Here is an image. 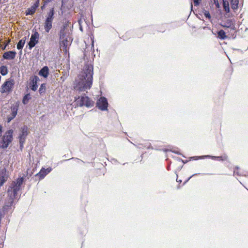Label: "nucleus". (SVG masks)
Instances as JSON below:
<instances>
[{
  "mask_svg": "<svg viewBox=\"0 0 248 248\" xmlns=\"http://www.w3.org/2000/svg\"><path fill=\"white\" fill-rule=\"evenodd\" d=\"M93 65L91 62H88L78 76V79L76 80V84L74 88L76 92L80 93L91 88L93 84Z\"/></svg>",
  "mask_w": 248,
  "mask_h": 248,
  "instance_id": "nucleus-1",
  "label": "nucleus"
},
{
  "mask_svg": "<svg viewBox=\"0 0 248 248\" xmlns=\"http://www.w3.org/2000/svg\"><path fill=\"white\" fill-rule=\"evenodd\" d=\"M24 181V177L22 176L11 183L7 190L9 200L5 202V204L3 207L4 210H8L9 208H11L14 203V200L16 198L17 193L20 190Z\"/></svg>",
  "mask_w": 248,
  "mask_h": 248,
  "instance_id": "nucleus-2",
  "label": "nucleus"
},
{
  "mask_svg": "<svg viewBox=\"0 0 248 248\" xmlns=\"http://www.w3.org/2000/svg\"><path fill=\"white\" fill-rule=\"evenodd\" d=\"M54 17V9L52 8L47 14L46 18L44 23V29L47 33L49 32L52 27V21Z\"/></svg>",
  "mask_w": 248,
  "mask_h": 248,
  "instance_id": "nucleus-3",
  "label": "nucleus"
},
{
  "mask_svg": "<svg viewBox=\"0 0 248 248\" xmlns=\"http://www.w3.org/2000/svg\"><path fill=\"white\" fill-rule=\"evenodd\" d=\"M13 133V131L12 129H10L5 133L0 144V148L5 149L8 147L9 144L12 141Z\"/></svg>",
  "mask_w": 248,
  "mask_h": 248,
  "instance_id": "nucleus-4",
  "label": "nucleus"
},
{
  "mask_svg": "<svg viewBox=\"0 0 248 248\" xmlns=\"http://www.w3.org/2000/svg\"><path fill=\"white\" fill-rule=\"evenodd\" d=\"M75 100L80 107L85 106L89 108L93 107L94 104V102L86 96L85 94L81 96H78V97H75Z\"/></svg>",
  "mask_w": 248,
  "mask_h": 248,
  "instance_id": "nucleus-5",
  "label": "nucleus"
},
{
  "mask_svg": "<svg viewBox=\"0 0 248 248\" xmlns=\"http://www.w3.org/2000/svg\"><path fill=\"white\" fill-rule=\"evenodd\" d=\"M15 84V81L13 79L9 78L7 79L1 85L0 92L2 93H8L11 92Z\"/></svg>",
  "mask_w": 248,
  "mask_h": 248,
  "instance_id": "nucleus-6",
  "label": "nucleus"
},
{
  "mask_svg": "<svg viewBox=\"0 0 248 248\" xmlns=\"http://www.w3.org/2000/svg\"><path fill=\"white\" fill-rule=\"evenodd\" d=\"M65 27H64L62 29L60 32V45L62 48L65 49L66 47L70 45L71 37H65L64 34Z\"/></svg>",
  "mask_w": 248,
  "mask_h": 248,
  "instance_id": "nucleus-7",
  "label": "nucleus"
},
{
  "mask_svg": "<svg viewBox=\"0 0 248 248\" xmlns=\"http://www.w3.org/2000/svg\"><path fill=\"white\" fill-rule=\"evenodd\" d=\"M28 127L26 125L23 126L20 130L19 136V143L20 147L23 146L26 137L28 135Z\"/></svg>",
  "mask_w": 248,
  "mask_h": 248,
  "instance_id": "nucleus-8",
  "label": "nucleus"
},
{
  "mask_svg": "<svg viewBox=\"0 0 248 248\" xmlns=\"http://www.w3.org/2000/svg\"><path fill=\"white\" fill-rule=\"evenodd\" d=\"M96 106L102 111L108 110V102L105 97H101L96 102Z\"/></svg>",
  "mask_w": 248,
  "mask_h": 248,
  "instance_id": "nucleus-9",
  "label": "nucleus"
},
{
  "mask_svg": "<svg viewBox=\"0 0 248 248\" xmlns=\"http://www.w3.org/2000/svg\"><path fill=\"white\" fill-rule=\"evenodd\" d=\"M39 34L38 32L35 31L31 34L30 41L28 43L29 47L30 49H31L38 42V39Z\"/></svg>",
  "mask_w": 248,
  "mask_h": 248,
  "instance_id": "nucleus-10",
  "label": "nucleus"
},
{
  "mask_svg": "<svg viewBox=\"0 0 248 248\" xmlns=\"http://www.w3.org/2000/svg\"><path fill=\"white\" fill-rule=\"evenodd\" d=\"M235 21L233 19H227L223 21L220 25L223 28H230L231 30H234L235 28Z\"/></svg>",
  "mask_w": 248,
  "mask_h": 248,
  "instance_id": "nucleus-11",
  "label": "nucleus"
},
{
  "mask_svg": "<svg viewBox=\"0 0 248 248\" xmlns=\"http://www.w3.org/2000/svg\"><path fill=\"white\" fill-rule=\"evenodd\" d=\"M9 175L5 168L0 170V187L7 181Z\"/></svg>",
  "mask_w": 248,
  "mask_h": 248,
  "instance_id": "nucleus-12",
  "label": "nucleus"
},
{
  "mask_svg": "<svg viewBox=\"0 0 248 248\" xmlns=\"http://www.w3.org/2000/svg\"><path fill=\"white\" fill-rule=\"evenodd\" d=\"M39 80V78L37 76H33L30 78V88L33 91H35L37 90L38 88L37 82Z\"/></svg>",
  "mask_w": 248,
  "mask_h": 248,
  "instance_id": "nucleus-13",
  "label": "nucleus"
},
{
  "mask_svg": "<svg viewBox=\"0 0 248 248\" xmlns=\"http://www.w3.org/2000/svg\"><path fill=\"white\" fill-rule=\"evenodd\" d=\"M11 113L7 117L8 123H9L10 121H11L16 116L18 110V106L13 105L11 107Z\"/></svg>",
  "mask_w": 248,
  "mask_h": 248,
  "instance_id": "nucleus-14",
  "label": "nucleus"
},
{
  "mask_svg": "<svg viewBox=\"0 0 248 248\" xmlns=\"http://www.w3.org/2000/svg\"><path fill=\"white\" fill-rule=\"evenodd\" d=\"M16 54V53L15 51H9L4 52L2 55V57L5 60H12L15 58Z\"/></svg>",
  "mask_w": 248,
  "mask_h": 248,
  "instance_id": "nucleus-15",
  "label": "nucleus"
},
{
  "mask_svg": "<svg viewBox=\"0 0 248 248\" xmlns=\"http://www.w3.org/2000/svg\"><path fill=\"white\" fill-rule=\"evenodd\" d=\"M52 170V168L50 167L47 168L45 169L43 168L40 170V171L36 174V176H37L39 177L40 179H42L44 178V177L51 171Z\"/></svg>",
  "mask_w": 248,
  "mask_h": 248,
  "instance_id": "nucleus-16",
  "label": "nucleus"
},
{
  "mask_svg": "<svg viewBox=\"0 0 248 248\" xmlns=\"http://www.w3.org/2000/svg\"><path fill=\"white\" fill-rule=\"evenodd\" d=\"M49 74V69L47 66H44L39 71V75L45 78H46Z\"/></svg>",
  "mask_w": 248,
  "mask_h": 248,
  "instance_id": "nucleus-17",
  "label": "nucleus"
},
{
  "mask_svg": "<svg viewBox=\"0 0 248 248\" xmlns=\"http://www.w3.org/2000/svg\"><path fill=\"white\" fill-rule=\"evenodd\" d=\"M239 0H231V8L233 10H237L238 8Z\"/></svg>",
  "mask_w": 248,
  "mask_h": 248,
  "instance_id": "nucleus-18",
  "label": "nucleus"
},
{
  "mask_svg": "<svg viewBox=\"0 0 248 248\" xmlns=\"http://www.w3.org/2000/svg\"><path fill=\"white\" fill-rule=\"evenodd\" d=\"M218 37L221 40H224L227 38L226 33L223 30H220L217 32Z\"/></svg>",
  "mask_w": 248,
  "mask_h": 248,
  "instance_id": "nucleus-19",
  "label": "nucleus"
},
{
  "mask_svg": "<svg viewBox=\"0 0 248 248\" xmlns=\"http://www.w3.org/2000/svg\"><path fill=\"white\" fill-rule=\"evenodd\" d=\"M25 41H26V39H21L19 41V42H18L17 44V48L18 49V50H21L25 44Z\"/></svg>",
  "mask_w": 248,
  "mask_h": 248,
  "instance_id": "nucleus-20",
  "label": "nucleus"
},
{
  "mask_svg": "<svg viewBox=\"0 0 248 248\" xmlns=\"http://www.w3.org/2000/svg\"><path fill=\"white\" fill-rule=\"evenodd\" d=\"M0 73L2 76H5L8 73V69L6 66L2 65L0 67Z\"/></svg>",
  "mask_w": 248,
  "mask_h": 248,
  "instance_id": "nucleus-21",
  "label": "nucleus"
},
{
  "mask_svg": "<svg viewBox=\"0 0 248 248\" xmlns=\"http://www.w3.org/2000/svg\"><path fill=\"white\" fill-rule=\"evenodd\" d=\"M31 99V94L30 93H27L23 97V98L22 100V103L24 105H26V104H28L29 100Z\"/></svg>",
  "mask_w": 248,
  "mask_h": 248,
  "instance_id": "nucleus-22",
  "label": "nucleus"
},
{
  "mask_svg": "<svg viewBox=\"0 0 248 248\" xmlns=\"http://www.w3.org/2000/svg\"><path fill=\"white\" fill-rule=\"evenodd\" d=\"M223 7L224 11L228 13L230 12L229 2V1H223Z\"/></svg>",
  "mask_w": 248,
  "mask_h": 248,
  "instance_id": "nucleus-23",
  "label": "nucleus"
},
{
  "mask_svg": "<svg viewBox=\"0 0 248 248\" xmlns=\"http://www.w3.org/2000/svg\"><path fill=\"white\" fill-rule=\"evenodd\" d=\"M35 12V10H34V8H32V7L28 9V10L26 12V15H32Z\"/></svg>",
  "mask_w": 248,
  "mask_h": 248,
  "instance_id": "nucleus-24",
  "label": "nucleus"
},
{
  "mask_svg": "<svg viewBox=\"0 0 248 248\" xmlns=\"http://www.w3.org/2000/svg\"><path fill=\"white\" fill-rule=\"evenodd\" d=\"M91 41H92V45H91V49L92 51H93V52L92 53V54L94 56H95V55L93 54V52H94V39H93V36L92 34V35L91 36Z\"/></svg>",
  "mask_w": 248,
  "mask_h": 248,
  "instance_id": "nucleus-25",
  "label": "nucleus"
},
{
  "mask_svg": "<svg viewBox=\"0 0 248 248\" xmlns=\"http://www.w3.org/2000/svg\"><path fill=\"white\" fill-rule=\"evenodd\" d=\"M46 91V85L45 84H42L39 89V92L40 94L44 93Z\"/></svg>",
  "mask_w": 248,
  "mask_h": 248,
  "instance_id": "nucleus-26",
  "label": "nucleus"
},
{
  "mask_svg": "<svg viewBox=\"0 0 248 248\" xmlns=\"http://www.w3.org/2000/svg\"><path fill=\"white\" fill-rule=\"evenodd\" d=\"M199 158L201 159H204L205 158H210L212 159H217V156H212V155H209L200 156Z\"/></svg>",
  "mask_w": 248,
  "mask_h": 248,
  "instance_id": "nucleus-27",
  "label": "nucleus"
},
{
  "mask_svg": "<svg viewBox=\"0 0 248 248\" xmlns=\"http://www.w3.org/2000/svg\"><path fill=\"white\" fill-rule=\"evenodd\" d=\"M238 169H239V167H236L234 171H233V175H238V176H239L240 175V174L238 171Z\"/></svg>",
  "mask_w": 248,
  "mask_h": 248,
  "instance_id": "nucleus-28",
  "label": "nucleus"
},
{
  "mask_svg": "<svg viewBox=\"0 0 248 248\" xmlns=\"http://www.w3.org/2000/svg\"><path fill=\"white\" fill-rule=\"evenodd\" d=\"M227 158V157L225 155L223 156H217V159L218 160L224 161L226 160Z\"/></svg>",
  "mask_w": 248,
  "mask_h": 248,
  "instance_id": "nucleus-29",
  "label": "nucleus"
},
{
  "mask_svg": "<svg viewBox=\"0 0 248 248\" xmlns=\"http://www.w3.org/2000/svg\"><path fill=\"white\" fill-rule=\"evenodd\" d=\"M204 15L206 18H208V19H210L211 18V15L209 12L205 11L204 13Z\"/></svg>",
  "mask_w": 248,
  "mask_h": 248,
  "instance_id": "nucleus-30",
  "label": "nucleus"
},
{
  "mask_svg": "<svg viewBox=\"0 0 248 248\" xmlns=\"http://www.w3.org/2000/svg\"><path fill=\"white\" fill-rule=\"evenodd\" d=\"M193 0V2H194V4L195 6H198L200 4V1L201 0Z\"/></svg>",
  "mask_w": 248,
  "mask_h": 248,
  "instance_id": "nucleus-31",
  "label": "nucleus"
},
{
  "mask_svg": "<svg viewBox=\"0 0 248 248\" xmlns=\"http://www.w3.org/2000/svg\"><path fill=\"white\" fill-rule=\"evenodd\" d=\"M39 6L37 3H34V4L31 6L32 8H34V10L36 11L37 8Z\"/></svg>",
  "mask_w": 248,
  "mask_h": 248,
  "instance_id": "nucleus-32",
  "label": "nucleus"
},
{
  "mask_svg": "<svg viewBox=\"0 0 248 248\" xmlns=\"http://www.w3.org/2000/svg\"><path fill=\"white\" fill-rule=\"evenodd\" d=\"M39 6L37 3H34V4L31 6L32 8H34V10L36 11L37 8Z\"/></svg>",
  "mask_w": 248,
  "mask_h": 248,
  "instance_id": "nucleus-33",
  "label": "nucleus"
},
{
  "mask_svg": "<svg viewBox=\"0 0 248 248\" xmlns=\"http://www.w3.org/2000/svg\"><path fill=\"white\" fill-rule=\"evenodd\" d=\"M39 6L37 3H34V4L31 6L32 8H34V10L36 11L37 8Z\"/></svg>",
  "mask_w": 248,
  "mask_h": 248,
  "instance_id": "nucleus-34",
  "label": "nucleus"
},
{
  "mask_svg": "<svg viewBox=\"0 0 248 248\" xmlns=\"http://www.w3.org/2000/svg\"><path fill=\"white\" fill-rule=\"evenodd\" d=\"M39 6L37 3H34V4L31 6L32 8H34V10L36 11L37 8Z\"/></svg>",
  "mask_w": 248,
  "mask_h": 248,
  "instance_id": "nucleus-35",
  "label": "nucleus"
},
{
  "mask_svg": "<svg viewBox=\"0 0 248 248\" xmlns=\"http://www.w3.org/2000/svg\"><path fill=\"white\" fill-rule=\"evenodd\" d=\"M200 156H192V157H190V159H192V160H197V159H200L199 158Z\"/></svg>",
  "mask_w": 248,
  "mask_h": 248,
  "instance_id": "nucleus-36",
  "label": "nucleus"
},
{
  "mask_svg": "<svg viewBox=\"0 0 248 248\" xmlns=\"http://www.w3.org/2000/svg\"><path fill=\"white\" fill-rule=\"evenodd\" d=\"M197 174H193L192 176H190V177H189V178L185 182V183H186V182H187L188 181H189L190 180V178H191L193 176L195 175H197Z\"/></svg>",
  "mask_w": 248,
  "mask_h": 248,
  "instance_id": "nucleus-37",
  "label": "nucleus"
},
{
  "mask_svg": "<svg viewBox=\"0 0 248 248\" xmlns=\"http://www.w3.org/2000/svg\"><path fill=\"white\" fill-rule=\"evenodd\" d=\"M87 48H86L85 49V54H84L85 56H87V52H88V51H87Z\"/></svg>",
  "mask_w": 248,
  "mask_h": 248,
  "instance_id": "nucleus-38",
  "label": "nucleus"
},
{
  "mask_svg": "<svg viewBox=\"0 0 248 248\" xmlns=\"http://www.w3.org/2000/svg\"><path fill=\"white\" fill-rule=\"evenodd\" d=\"M35 3H37L39 5V0H37V1Z\"/></svg>",
  "mask_w": 248,
  "mask_h": 248,
  "instance_id": "nucleus-39",
  "label": "nucleus"
},
{
  "mask_svg": "<svg viewBox=\"0 0 248 248\" xmlns=\"http://www.w3.org/2000/svg\"><path fill=\"white\" fill-rule=\"evenodd\" d=\"M190 8H191V10H192V8H193V6H192V3L191 4Z\"/></svg>",
  "mask_w": 248,
  "mask_h": 248,
  "instance_id": "nucleus-40",
  "label": "nucleus"
},
{
  "mask_svg": "<svg viewBox=\"0 0 248 248\" xmlns=\"http://www.w3.org/2000/svg\"><path fill=\"white\" fill-rule=\"evenodd\" d=\"M46 0V2H50L51 0Z\"/></svg>",
  "mask_w": 248,
  "mask_h": 248,
  "instance_id": "nucleus-41",
  "label": "nucleus"
},
{
  "mask_svg": "<svg viewBox=\"0 0 248 248\" xmlns=\"http://www.w3.org/2000/svg\"><path fill=\"white\" fill-rule=\"evenodd\" d=\"M66 0H62V3H63V2H64L65 1H66Z\"/></svg>",
  "mask_w": 248,
  "mask_h": 248,
  "instance_id": "nucleus-42",
  "label": "nucleus"
},
{
  "mask_svg": "<svg viewBox=\"0 0 248 248\" xmlns=\"http://www.w3.org/2000/svg\"><path fill=\"white\" fill-rule=\"evenodd\" d=\"M223 1H229L228 0H223Z\"/></svg>",
  "mask_w": 248,
  "mask_h": 248,
  "instance_id": "nucleus-43",
  "label": "nucleus"
},
{
  "mask_svg": "<svg viewBox=\"0 0 248 248\" xmlns=\"http://www.w3.org/2000/svg\"><path fill=\"white\" fill-rule=\"evenodd\" d=\"M176 180H177V182H182V181H181V180H179V181H178V180H177V179Z\"/></svg>",
  "mask_w": 248,
  "mask_h": 248,
  "instance_id": "nucleus-44",
  "label": "nucleus"
},
{
  "mask_svg": "<svg viewBox=\"0 0 248 248\" xmlns=\"http://www.w3.org/2000/svg\"><path fill=\"white\" fill-rule=\"evenodd\" d=\"M80 30L81 31H82V27H80Z\"/></svg>",
  "mask_w": 248,
  "mask_h": 248,
  "instance_id": "nucleus-45",
  "label": "nucleus"
},
{
  "mask_svg": "<svg viewBox=\"0 0 248 248\" xmlns=\"http://www.w3.org/2000/svg\"><path fill=\"white\" fill-rule=\"evenodd\" d=\"M173 152H174V153L178 154V153H177V152H174V151Z\"/></svg>",
  "mask_w": 248,
  "mask_h": 248,
  "instance_id": "nucleus-46",
  "label": "nucleus"
}]
</instances>
